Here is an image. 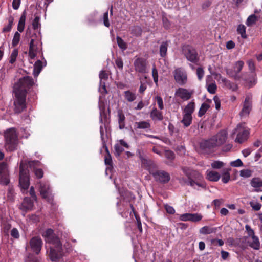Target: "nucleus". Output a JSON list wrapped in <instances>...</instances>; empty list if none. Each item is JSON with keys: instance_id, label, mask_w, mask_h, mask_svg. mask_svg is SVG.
<instances>
[{"instance_id": "21", "label": "nucleus", "mask_w": 262, "mask_h": 262, "mask_svg": "<svg viewBox=\"0 0 262 262\" xmlns=\"http://www.w3.org/2000/svg\"><path fill=\"white\" fill-rule=\"evenodd\" d=\"M34 206L33 201L30 198L25 197L21 204L20 209L25 212L31 210Z\"/></svg>"}, {"instance_id": "62", "label": "nucleus", "mask_w": 262, "mask_h": 262, "mask_svg": "<svg viewBox=\"0 0 262 262\" xmlns=\"http://www.w3.org/2000/svg\"><path fill=\"white\" fill-rule=\"evenodd\" d=\"M230 165L232 167H238L243 166V163L241 159H238L230 163Z\"/></svg>"}, {"instance_id": "18", "label": "nucleus", "mask_w": 262, "mask_h": 262, "mask_svg": "<svg viewBox=\"0 0 262 262\" xmlns=\"http://www.w3.org/2000/svg\"><path fill=\"white\" fill-rule=\"evenodd\" d=\"M247 64L248 65L249 70L251 72V75L249 78L244 79V80L247 82L255 84L256 75L255 73L256 68L254 62L253 60L250 59L247 61Z\"/></svg>"}, {"instance_id": "19", "label": "nucleus", "mask_w": 262, "mask_h": 262, "mask_svg": "<svg viewBox=\"0 0 262 262\" xmlns=\"http://www.w3.org/2000/svg\"><path fill=\"white\" fill-rule=\"evenodd\" d=\"M216 147L212 137L208 140L202 141L200 143V148L207 152L211 151Z\"/></svg>"}, {"instance_id": "31", "label": "nucleus", "mask_w": 262, "mask_h": 262, "mask_svg": "<svg viewBox=\"0 0 262 262\" xmlns=\"http://www.w3.org/2000/svg\"><path fill=\"white\" fill-rule=\"evenodd\" d=\"M124 96L125 99L129 102H132L136 99V94L129 90L126 91L124 92Z\"/></svg>"}, {"instance_id": "8", "label": "nucleus", "mask_w": 262, "mask_h": 262, "mask_svg": "<svg viewBox=\"0 0 262 262\" xmlns=\"http://www.w3.org/2000/svg\"><path fill=\"white\" fill-rule=\"evenodd\" d=\"M233 133L237 134L235 141L238 143H242L247 140L249 134L247 128L242 124H238Z\"/></svg>"}, {"instance_id": "29", "label": "nucleus", "mask_w": 262, "mask_h": 262, "mask_svg": "<svg viewBox=\"0 0 262 262\" xmlns=\"http://www.w3.org/2000/svg\"><path fill=\"white\" fill-rule=\"evenodd\" d=\"M216 230V229L215 228L211 227L208 226H205L200 228L199 232L201 234L206 235L215 233Z\"/></svg>"}, {"instance_id": "64", "label": "nucleus", "mask_w": 262, "mask_h": 262, "mask_svg": "<svg viewBox=\"0 0 262 262\" xmlns=\"http://www.w3.org/2000/svg\"><path fill=\"white\" fill-rule=\"evenodd\" d=\"M11 236L15 238L18 239L19 237V233L18 230L16 228H13L10 232Z\"/></svg>"}, {"instance_id": "5", "label": "nucleus", "mask_w": 262, "mask_h": 262, "mask_svg": "<svg viewBox=\"0 0 262 262\" xmlns=\"http://www.w3.org/2000/svg\"><path fill=\"white\" fill-rule=\"evenodd\" d=\"M34 84L33 79L29 76H26L19 80L14 85V92L25 93L27 95V91Z\"/></svg>"}, {"instance_id": "49", "label": "nucleus", "mask_w": 262, "mask_h": 262, "mask_svg": "<svg viewBox=\"0 0 262 262\" xmlns=\"http://www.w3.org/2000/svg\"><path fill=\"white\" fill-rule=\"evenodd\" d=\"M40 17L38 16H36L33 20L32 22V27L34 30L37 29L39 27H40L41 24L39 23Z\"/></svg>"}, {"instance_id": "63", "label": "nucleus", "mask_w": 262, "mask_h": 262, "mask_svg": "<svg viewBox=\"0 0 262 262\" xmlns=\"http://www.w3.org/2000/svg\"><path fill=\"white\" fill-rule=\"evenodd\" d=\"M100 84H102V80H106L108 79V74L105 71H101L99 74Z\"/></svg>"}, {"instance_id": "51", "label": "nucleus", "mask_w": 262, "mask_h": 262, "mask_svg": "<svg viewBox=\"0 0 262 262\" xmlns=\"http://www.w3.org/2000/svg\"><path fill=\"white\" fill-rule=\"evenodd\" d=\"M198 79L199 81L202 80L204 76V71L202 67H198L196 71Z\"/></svg>"}, {"instance_id": "34", "label": "nucleus", "mask_w": 262, "mask_h": 262, "mask_svg": "<svg viewBox=\"0 0 262 262\" xmlns=\"http://www.w3.org/2000/svg\"><path fill=\"white\" fill-rule=\"evenodd\" d=\"M42 69V63L40 60H37L34 64L33 73L35 76H37Z\"/></svg>"}, {"instance_id": "1", "label": "nucleus", "mask_w": 262, "mask_h": 262, "mask_svg": "<svg viewBox=\"0 0 262 262\" xmlns=\"http://www.w3.org/2000/svg\"><path fill=\"white\" fill-rule=\"evenodd\" d=\"M47 243L51 244L50 247L49 257L51 261H55L63 255L62 244L59 238L54 233L52 229H48L42 234Z\"/></svg>"}, {"instance_id": "17", "label": "nucleus", "mask_w": 262, "mask_h": 262, "mask_svg": "<svg viewBox=\"0 0 262 262\" xmlns=\"http://www.w3.org/2000/svg\"><path fill=\"white\" fill-rule=\"evenodd\" d=\"M212 138L216 147L220 146L226 142L227 138V132L225 129L221 130L216 135L212 137Z\"/></svg>"}, {"instance_id": "60", "label": "nucleus", "mask_w": 262, "mask_h": 262, "mask_svg": "<svg viewBox=\"0 0 262 262\" xmlns=\"http://www.w3.org/2000/svg\"><path fill=\"white\" fill-rule=\"evenodd\" d=\"M35 176L38 179H41L43 176V171L41 168H36L34 169Z\"/></svg>"}, {"instance_id": "41", "label": "nucleus", "mask_w": 262, "mask_h": 262, "mask_svg": "<svg viewBox=\"0 0 262 262\" xmlns=\"http://www.w3.org/2000/svg\"><path fill=\"white\" fill-rule=\"evenodd\" d=\"M210 107V105L206 103L202 104L198 112V116L201 117L203 116Z\"/></svg>"}, {"instance_id": "3", "label": "nucleus", "mask_w": 262, "mask_h": 262, "mask_svg": "<svg viewBox=\"0 0 262 262\" xmlns=\"http://www.w3.org/2000/svg\"><path fill=\"white\" fill-rule=\"evenodd\" d=\"M182 170L188 179L189 186L193 188H195V185L203 188L206 187V184L203 181V177L199 171L190 169L187 167L183 168Z\"/></svg>"}, {"instance_id": "7", "label": "nucleus", "mask_w": 262, "mask_h": 262, "mask_svg": "<svg viewBox=\"0 0 262 262\" xmlns=\"http://www.w3.org/2000/svg\"><path fill=\"white\" fill-rule=\"evenodd\" d=\"M244 65V62L239 60L235 63L232 69H228L226 70L227 74L230 77L234 78L236 80H238L242 79L244 80V79L246 78L244 77V75L243 74L242 76L239 75V73L241 72Z\"/></svg>"}, {"instance_id": "6", "label": "nucleus", "mask_w": 262, "mask_h": 262, "mask_svg": "<svg viewBox=\"0 0 262 262\" xmlns=\"http://www.w3.org/2000/svg\"><path fill=\"white\" fill-rule=\"evenodd\" d=\"M15 98L14 100V111L15 113H20L26 108V95L25 93L14 92Z\"/></svg>"}, {"instance_id": "54", "label": "nucleus", "mask_w": 262, "mask_h": 262, "mask_svg": "<svg viewBox=\"0 0 262 262\" xmlns=\"http://www.w3.org/2000/svg\"><path fill=\"white\" fill-rule=\"evenodd\" d=\"M115 64L117 67L120 70H122L123 68V62L121 57H117L115 60Z\"/></svg>"}, {"instance_id": "27", "label": "nucleus", "mask_w": 262, "mask_h": 262, "mask_svg": "<svg viewBox=\"0 0 262 262\" xmlns=\"http://www.w3.org/2000/svg\"><path fill=\"white\" fill-rule=\"evenodd\" d=\"M248 243L249 246L254 249L258 250L260 248L258 238L254 235V233L251 236V241H248Z\"/></svg>"}, {"instance_id": "28", "label": "nucleus", "mask_w": 262, "mask_h": 262, "mask_svg": "<svg viewBox=\"0 0 262 262\" xmlns=\"http://www.w3.org/2000/svg\"><path fill=\"white\" fill-rule=\"evenodd\" d=\"M26 17V11H24L20 16V17L19 18L18 24L17 25V30L20 32H22L24 31L25 25Z\"/></svg>"}, {"instance_id": "38", "label": "nucleus", "mask_w": 262, "mask_h": 262, "mask_svg": "<svg viewBox=\"0 0 262 262\" xmlns=\"http://www.w3.org/2000/svg\"><path fill=\"white\" fill-rule=\"evenodd\" d=\"M258 20V18L257 16L255 14H252L248 17L246 24L248 26H252L255 24Z\"/></svg>"}, {"instance_id": "11", "label": "nucleus", "mask_w": 262, "mask_h": 262, "mask_svg": "<svg viewBox=\"0 0 262 262\" xmlns=\"http://www.w3.org/2000/svg\"><path fill=\"white\" fill-rule=\"evenodd\" d=\"M176 82L180 85H185L187 81V75L186 71L182 68H178L173 72Z\"/></svg>"}, {"instance_id": "52", "label": "nucleus", "mask_w": 262, "mask_h": 262, "mask_svg": "<svg viewBox=\"0 0 262 262\" xmlns=\"http://www.w3.org/2000/svg\"><path fill=\"white\" fill-rule=\"evenodd\" d=\"M25 262H40L39 260L33 254H29L25 260Z\"/></svg>"}, {"instance_id": "9", "label": "nucleus", "mask_w": 262, "mask_h": 262, "mask_svg": "<svg viewBox=\"0 0 262 262\" xmlns=\"http://www.w3.org/2000/svg\"><path fill=\"white\" fill-rule=\"evenodd\" d=\"M42 244L41 238L39 236H35L30 240L29 245L26 246V249H30L31 251L38 255L41 251Z\"/></svg>"}, {"instance_id": "37", "label": "nucleus", "mask_w": 262, "mask_h": 262, "mask_svg": "<svg viewBox=\"0 0 262 262\" xmlns=\"http://www.w3.org/2000/svg\"><path fill=\"white\" fill-rule=\"evenodd\" d=\"M251 186L254 188L262 187V180L258 177L253 178L250 182Z\"/></svg>"}, {"instance_id": "30", "label": "nucleus", "mask_w": 262, "mask_h": 262, "mask_svg": "<svg viewBox=\"0 0 262 262\" xmlns=\"http://www.w3.org/2000/svg\"><path fill=\"white\" fill-rule=\"evenodd\" d=\"M134 126L135 129H148L150 127V124L145 121L136 122Z\"/></svg>"}, {"instance_id": "10", "label": "nucleus", "mask_w": 262, "mask_h": 262, "mask_svg": "<svg viewBox=\"0 0 262 262\" xmlns=\"http://www.w3.org/2000/svg\"><path fill=\"white\" fill-rule=\"evenodd\" d=\"M19 184L21 189L24 190L27 189L30 184L29 171L24 168L21 165L19 166Z\"/></svg>"}, {"instance_id": "13", "label": "nucleus", "mask_w": 262, "mask_h": 262, "mask_svg": "<svg viewBox=\"0 0 262 262\" xmlns=\"http://www.w3.org/2000/svg\"><path fill=\"white\" fill-rule=\"evenodd\" d=\"M155 180L162 184L167 183L170 180L169 174L164 170H156L155 172H150Z\"/></svg>"}, {"instance_id": "16", "label": "nucleus", "mask_w": 262, "mask_h": 262, "mask_svg": "<svg viewBox=\"0 0 262 262\" xmlns=\"http://www.w3.org/2000/svg\"><path fill=\"white\" fill-rule=\"evenodd\" d=\"M135 70L140 73H145L147 72L146 60L143 58L138 57L134 62Z\"/></svg>"}, {"instance_id": "2", "label": "nucleus", "mask_w": 262, "mask_h": 262, "mask_svg": "<svg viewBox=\"0 0 262 262\" xmlns=\"http://www.w3.org/2000/svg\"><path fill=\"white\" fill-rule=\"evenodd\" d=\"M5 147L7 151H14L17 149L18 145V134L16 129L11 128L4 133Z\"/></svg>"}, {"instance_id": "12", "label": "nucleus", "mask_w": 262, "mask_h": 262, "mask_svg": "<svg viewBox=\"0 0 262 262\" xmlns=\"http://www.w3.org/2000/svg\"><path fill=\"white\" fill-rule=\"evenodd\" d=\"M41 43L38 40H35L34 39L30 40L29 48V56L31 59H34L36 56L37 53L41 49Z\"/></svg>"}, {"instance_id": "22", "label": "nucleus", "mask_w": 262, "mask_h": 262, "mask_svg": "<svg viewBox=\"0 0 262 262\" xmlns=\"http://www.w3.org/2000/svg\"><path fill=\"white\" fill-rule=\"evenodd\" d=\"M252 103L249 97H247L245 98L243 107L240 113L241 116H244L248 115L251 110Z\"/></svg>"}, {"instance_id": "43", "label": "nucleus", "mask_w": 262, "mask_h": 262, "mask_svg": "<svg viewBox=\"0 0 262 262\" xmlns=\"http://www.w3.org/2000/svg\"><path fill=\"white\" fill-rule=\"evenodd\" d=\"M223 81L224 82L225 84L229 89H231L232 91H236L237 89V86L235 83L231 82L229 80L224 79H223Z\"/></svg>"}, {"instance_id": "57", "label": "nucleus", "mask_w": 262, "mask_h": 262, "mask_svg": "<svg viewBox=\"0 0 262 262\" xmlns=\"http://www.w3.org/2000/svg\"><path fill=\"white\" fill-rule=\"evenodd\" d=\"M190 217H191L190 213H186L181 214L179 217L180 220L182 221H190Z\"/></svg>"}, {"instance_id": "48", "label": "nucleus", "mask_w": 262, "mask_h": 262, "mask_svg": "<svg viewBox=\"0 0 262 262\" xmlns=\"http://www.w3.org/2000/svg\"><path fill=\"white\" fill-rule=\"evenodd\" d=\"M252 171L250 169H243L240 171V176L244 178H249L252 176Z\"/></svg>"}, {"instance_id": "45", "label": "nucleus", "mask_w": 262, "mask_h": 262, "mask_svg": "<svg viewBox=\"0 0 262 262\" xmlns=\"http://www.w3.org/2000/svg\"><path fill=\"white\" fill-rule=\"evenodd\" d=\"M18 51L17 49H15L12 51L11 54L9 62L11 64L14 63L16 61V58L18 56Z\"/></svg>"}, {"instance_id": "42", "label": "nucleus", "mask_w": 262, "mask_h": 262, "mask_svg": "<svg viewBox=\"0 0 262 262\" xmlns=\"http://www.w3.org/2000/svg\"><path fill=\"white\" fill-rule=\"evenodd\" d=\"M116 40L119 47L122 50H125L127 49V45L124 40L119 36H117Z\"/></svg>"}, {"instance_id": "24", "label": "nucleus", "mask_w": 262, "mask_h": 262, "mask_svg": "<svg viewBox=\"0 0 262 262\" xmlns=\"http://www.w3.org/2000/svg\"><path fill=\"white\" fill-rule=\"evenodd\" d=\"M170 42V40L163 41L160 46L159 54L162 58H164L167 56V49Z\"/></svg>"}, {"instance_id": "61", "label": "nucleus", "mask_w": 262, "mask_h": 262, "mask_svg": "<svg viewBox=\"0 0 262 262\" xmlns=\"http://www.w3.org/2000/svg\"><path fill=\"white\" fill-rule=\"evenodd\" d=\"M224 165L223 162L216 161L211 163V167L214 169H220Z\"/></svg>"}, {"instance_id": "23", "label": "nucleus", "mask_w": 262, "mask_h": 262, "mask_svg": "<svg viewBox=\"0 0 262 262\" xmlns=\"http://www.w3.org/2000/svg\"><path fill=\"white\" fill-rule=\"evenodd\" d=\"M117 117L119 129H124L125 126V117L122 110L118 111Z\"/></svg>"}, {"instance_id": "44", "label": "nucleus", "mask_w": 262, "mask_h": 262, "mask_svg": "<svg viewBox=\"0 0 262 262\" xmlns=\"http://www.w3.org/2000/svg\"><path fill=\"white\" fill-rule=\"evenodd\" d=\"M20 39V34L18 32H16L14 33L12 41V45L13 47H15L19 43V42Z\"/></svg>"}, {"instance_id": "40", "label": "nucleus", "mask_w": 262, "mask_h": 262, "mask_svg": "<svg viewBox=\"0 0 262 262\" xmlns=\"http://www.w3.org/2000/svg\"><path fill=\"white\" fill-rule=\"evenodd\" d=\"M131 34L136 37H139L142 35V29L141 27L139 26H135L132 27L131 30Z\"/></svg>"}, {"instance_id": "35", "label": "nucleus", "mask_w": 262, "mask_h": 262, "mask_svg": "<svg viewBox=\"0 0 262 262\" xmlns=\"http://www.w3.org/2000/svg\"><path fill=\"white\" fill-rule=\"evenodd\" d=\"M26 35L27 37H29L31 40L34 39L35 40H38L40 41V38L39 37V33L37 34L36 32H33L32 33V31L28 28L26 30Z\"/></svg>"}, {"instance_id": "26", "label": "nucleus", "mask_w": 262, "mask_h": 262, "mask_svg": "<svg viewBox=\"0 0 262 262\" xmlns=\"http://www.w3.org/2000/svg\"><path fill=\"white\" fill-rule=\"evenodd\" d=\"M150 117L153 120L162 121L163 119L162 113L155 107L151 111Z\"/></svg>"}, {"instance_id": "47", "label": "nucleus", "mask_w": 262, "mask_h": 262, "mask_svg": "<svg viewBox=\"0 0 262 262\" xmlns=\"http://www.w3.org/2000/svg\"><path fill=\"white\" fill-rule=\"evenodd\" d=\"M115 155L116 157H119L121 155L122 152L124 151V148L119 144H116L114 145Z\"/></svg>"}, {"instance_id": "20", "label": "nucleus", "mask_w": 262, "mask_h": 262, "mask_svg": "<svg viewBox=\"0 0 262 262\" xmlns=\"http://www.w3.org/2000/svg\"><path fill=\"white\" fill-rule=\"evenodd\" d=\"M175 94L177 96L179 97L184 100H187L191 97V93H190L187 89L182 88H180L177 89L176 91Z\"/></svg>"}, {"instance_id": "53", "label": "nucleus", "mask_w": 262, "mask_h": 262, "mask_svg": "<svg viewBox=\"0 0 262 262\" xmlns=\"http://www.w3.org/2000/svg\"><path fill=\"white\" fill-rule=\"evenodd\" d=\"M230 179V175L228 171H225L222 174V181L224 183H227Z\"/></svg>"}, {"instance_id": "56", "label": "nucleus", "mask_w": 262, "mask_h": 262, "mask_svg": "<svg viewBox=\"0 0 262 262\" xmlns=\"http://www.w3.org/2000/svg\"><path fill=\"white\" fill-rule=\"evenodd\" d=\"M165 157L169 160H173L175 158L174 153L170 150H166L165 151Z\"/></svg>"}, {"instance_id": "39", "label": "nucleus", "mask_w": 262, "mask_h": 262, "mask_svg": "<svg viewBox=\"0 0 262 262\" xmlns=\"http://www.w3.org/2000/svg\"><path fill=\"white\" fill-rule=\"evenodd\" d=\"M246 27L243 24H240L237 26V33L241 35L242 38L246 39L247 38V35L246 32Z\"/></svg>"}, {"instance_id": "32", "label": "nucleus", "mask_w": 262, "mask_h": 262, "mask_svg": "<svg viewBox=\"0 0 262 262\" xmlns=\"http://www.w3.org/2000/svg\"><path fill=\"white\" fill-rule=\"evenodd\" d=\"M195 109V103L193 101L189 102L185 107L184 114L192 115Z\"/></svg>"}, {"instance_id": "33", "label": "nucleus", "mask_w": 262, "mask_h": 262, "mask_svg": "<svg viewBox=\"0 0 262 262\" xmlns=\"http://www.w3.org/2000/svg\"><path fill=\"white\" fill-rule=\"evenodd\" d=\"M192 121V115L183 114V119L181 122L183 124L184 127H187L190 125Z\"/></svg>"}, {"instance_id": "55", "label": "nucleus", "mask_w": 262, "mask_h": 262, "mask_svg": "<svg viewBox=\"0 0 262 262\" xmlns=\"http://www.w3.org/2000/svg\"><path fill=\"white\" fill-rule=\"evenodd\" d=\"M155 99L157 101V102L158 105V107H159V109H160L161 110H163L164 108V106L163 101L162 97L160 96H157L155 97Z\"/></svg>"}, {"instance_id": "15", "label": "nucleus", "mask_w": 262, "mask_h": 262, "mask_svg": "<svg viewBox=\"0 0 262 262\" xmlns=\"http://www.w3.org/2000/svg\"><path fill=\"white\" fill-rule=\"evenodd\" d=\"M9 183L8 165L3 162L0 163V184L7 185Z\"/></svg>"}, {"instance_id": "59", "label": "nucleus", "mask_w": 262, "mask_h": 262, "mask_svg": "<svg viewBox=\"0 0 262 262\" xmlns=\"http://www.w3.org/2000/svg\"><path fill=\"white\" fill-rule=\"evenodd\" d=\"M152 75L153 77L154 82L156 85H157L158 82V73L157 69L155 67L152 68Z\"/></svg>"}, {"instance_id": "14", "label": "nucleus", "mask_w": 262, "mask_h": 262, "mask_svg": "<svg viewBox=\"0 0 262 262\" xmlns=\"http://www.w3.org/2000/svg\"><path fill=\"white\" fill-rule=\"evenodd\" d=\"M39 191L41 197L49 202L52 199L51 191L48 183L40 182Z\"/></svg>"}, {"instance_id": "46", "label": "nucleus", "mask_w": 262, "mask_h": 262, "mask_svg": "<svg viewBox=\"0 0 262 262\" xmlns=\"http://www.w3.org/2000/svg\"><path fill=\"white\" fill-rule=\"evenodd\" d=\"M202 217V215L200 214L191 213V217H190V221L193 222H198L201 221Z\"/></svg>"}, {"instance_id": "25", "label": "nucleus", "mask_w": 262, "mask_h": 262, "mask_svg": "<svg viewBox=\"0 0 262 262\" xmlns=\"http://www.w3.org/2000/svg\"><path fill=\"white\" fill-rule=\"evenodd\" d=\"M221 177L219 172L215 171H207L206 179L210 181L217 182Z\"/></svg>"}, {"instance_id": "50", "label": "nucleus", "mask_w": 262, "mask_h": 262, "mask_svg": "<svg viewBox=\"0 0 262 262\" xmlns=\"http://www.w3.org/2000/svg\"><path fill=\"white\" fill-rule=\"evenodd\" d=\"M216 89L217 86L215 83H212L207 85V91L210 94H215L216 91Z\"/></svg>"}, {"instance_id": "4", "label": "nucleus", "mask_w": 262, "mask_h": 262, "mask_svg": "<svg viewBox=\"0 0 262 262\" xmlns=\"http://www.w3.org/2000/svg\"><path fill=\"white\" fill-rule=\"evenodd\" d=\"M182 49L183 53L187 60L199 65L200 57L194 47L189 45H185L183 46Z\"/></svg>"}, {"instance_id": "58", "label": "nucleus", "mask_w": 262, "mask_h": 262, "mask_svg": "<svg viewBox=\"0 0 262 262\" xmlns=\"http://www.w3.org/2000/svg\"><path fill=\"white\" fill-rule=\"evenodd\" d=\"M103 21L104 25L106 27H109L110 26L108 17V11H106L104 13L103 15Z\"/></svg>"}, {"instance_id": "36", "label": "nucleus", "mask_w": 262, "mask_h": 262, "mask_svg": "<svg viewBox=\"0 0 262 262\" xmlns=\"http://www.w3.org/2000/svg\"><path fill=\"white\" fill-rule=\"evenodd\" d=\"M103 147L105 148V151L106 152V154L105 156V159H104L105 164L106 165H107L109 166H112V164H113L112 157H111V156L109 152L108 148L106 146L105 143L103 144Z\"/></svg>"}]
</instances>
